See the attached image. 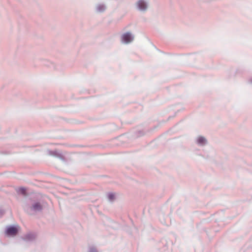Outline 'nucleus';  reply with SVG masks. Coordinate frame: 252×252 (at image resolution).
I'll return each mask as SVG.
<instances>
[{
    "instance_id": "nucleus-1",
    "label": "nucleus",
    "mask_w": 252,
    "mask_h": 252,
    "mask_svg": "<svg viewBox=\"0 0 252 252\" xmlns=\"http://www.w3.org/2000/svg\"><path fill=\"white\" fill-rule=\"evenodd\" d=\"M43 205L38 200H34L30 206H25L24 210L29 214H32L31 212H41L43 210Z\"/></svg>"
},
{
    "instance_id": "nucleus-2",
    "label": "nucleus",
    "mask_w": 252,
    "mask_h": 252,
    "mask_svg": "<svg viewBox=\"0 0 252 252\" xmlns=\"http://www.w3.org/2000/svg\"><path fill=\"white\" fill-rule=\"evenodd\" d=\"M20 230V227L18 225H10L6 226L5 229V234L7 237H14L17 235Z\"/></svg>"
},
{
    "instance_id": "nucleus-3",
    "label": "nucleus",
    "mask_w": 252,
    "mask_h": 252,
    "mask_svg": "<svg viewBox=\"0 0 252 252\" xmlns=\"http://www.w3.org/2000/svg\"><path fill=\"white\" fill-rule=\"evenodd\" d=\"M134 35L129 32H127L122 34L121 40L122 43L129 44L134 40Z\"/></svg>"
},
{
    "instance_id": "nucleus-4",
    "label": "nucleus",
    "mask_w": 252,
    "mask_h": 252,
    "mask_svg": "<svg viewBox=\"0 0 252 252\" xmlns=\"http://www.w3.org/2000/svg\"><path fill=\"white\" fill-rule=\"evenodd\" d=\"M136 8L140 11H145L148 6V3L145 0H139L136 2Z\"/></svg>"
},
{
    "instance_id": "nucleus-5",
    "label": "nucleus",
    "mask_w": 252,
    "mask_h": 252,
    "mask_svg": "<svg viewBox=\"0 0 252 252\" xmlns=\"http://www.w3.org/2000/svg\"><path fill=\"white\" fill-rule=\"evenodd\" d=\"M47 152L48 155L50 156L58 158L61 160H64V157L63 155L62 154V153L59 152L58 150H48Z\"/></svg>"
},
{
    "instance_id": "nucleus-6",
    "label": "nucleus",
    "mask_w": 252,
    "mask_h": 252,
    "mask_svg": "<svg viewBox=\"0 0 252 252\" xmlns=\"http://www.w3.org/2000/svg\"><path fill=\"white\" fill-rule=\"evenodd\" d=\"M36 235L32 233L29 232L25 234L23 237V239L26 242H32L35 240Z\"/></svg>"
},
{
    "instance_id": "nucleus-7",
    "label": "nucleus",
    "mask_w": 252,
    "mask_h": 252,
    "mask_svg": "<svg viewBox=\"0 0 252 252\" xmlns=\"http://www.w3.org/2000/svg\"><path fill=\"white\" fill-rule=\"evenodd\" d=\"M207 143V140L206 138L202 136H199L196 139V143L199 146H204Z\"/></svg>"
},
{
    "instance_id": "nucleus-8",
    "label": "nucleus",
    "mask_w": 252,
    "mask_h": 252,
    "mask_svg": "<svg viewBox=\"0 0 252 252\" xmlns=\"http://www.w3.org/2000/svg\"><path fill=\"white\" fill-rule=\"evenodd\" d=\"M107 197L110 202H113L116 199V194L114 192H109L107 194Z\"/></svg>"
},
{
    "instance_id": "nucleus-9",
    "label": "nucleus",
    "mask_w": 252,
    "mask_h": 252,
    "mask_svg": "<svg viewBox=\"0 0 252 252\" xmlns=\"http://www.w3.org/2000/svg\"><path fill=\"white\" fill-rule=\"evenodd\" d=\"M16 191L19 195H25L26 194V188L20 187L17 189Z\"/></svg>"
},
{
    "instance_id": "nucleus-10",
    "label": "nucleus",
    "mask_w": 252,
    "mask_h": 252,
    "mask_svg": "<svg viewBox=\"0 0 252 252\" xmlns=\"http://www.w3.org/2000/svg\"><path fill=\"white\" fill-rule=\"evenodd\" d=\"M145 132L144 130H138L137 131H136L135 133H134V136L135 137H141L142 136H143L144 134H145Z\"/></svg>"
},
{
    "instance_id": "nucleus-11",
    "label": "nucleus",
    "mask_w": 252,
    "mask_h": 252,
    "mask_svg": "<svg viewBox=\"0 0 252 252\" xmlns=\"http://www.w3.org/2000/svg\"><path fill=\"white\" fill-rule=\"evenodd\" d=\"M96 9L97 11L102 12L105 9V5L103 4H100L98 5Z\"/></svg>"
},
{
    "instance_id": "nucleus-12",
    "label": "nucleus",
    "mask_w": 252,
    "mask_h": 252,
    "mask_svg": "<svg viewBox=\"0 0 252 252\" xmlns=\"http://www.w3.org/2000/svg\"><path fill=\"white\" fill-rule=\"evenodd\" d=\"M46 62H47V63H45L44 64L45 65H46L48 67H51L52 66H53L54 68V64L53 63L49 62V61H47Z\"/></svg>"
},
{
    "instance_id": "nucleus-13",
    "label": "nucleus",
    "mask_w": 252,
    "mask_h": 252,
    "mask_svg": "<svg viewBox=\"0 0 252 252\" xmlns=\"http://www.w3.org/2000/svg\"><path fill=\"white\" fill-rule=\"evenodd\" d=\"M88 252H98V251L95 247H90Z\"/></svg>"
},
{
    "instance_id": "nucleus-14",
    "label": "nucleus",
    "mask_w": 252,
    "mask_h": 252,
    "mask_svg": "<svg viewBox=\"0 0 252 252\" xmlns=\"http://www.w3.org/2000/svg\"><path fill=\"white\" fill-rule=\"evenodd\" d=\"M4 213H5L4 210L3 209H0V218H1Z\"/></svg>"
},
{
    "instance_id": "nucleus-15",
    "label": "nucleus",
    "mask_w": 252,
    "mask_h": 252,
    "mask_svg": "<svg viewBox=\"0 0 252 252\" xmlns=\"http://www.w3.org/2000/svg\"><path fill=\"white\" fill-rule=\"evenodd\" d=\"M244 252H252V248H248L246 250L244 251Z\"/></svg>"
},
{
    "instance_id": "nucleus-16",
    "label": "nucleus",
    "mask_w": 252,
    "mask_h": 252,
    "mask_svg": "<svg viewBox=\"0 0 252 252\" xmlns=\"http://www.w3.org/2000/svg\"><path fill=\"white\" fill-rule=\"evenodd\" d=\"M249 82L252 84V77L250 79Z\"/></svg>"
},
{
    "instance_id": "nucleus-17",
    "label": "nucleus",
    "mask_w": 252,
    "mask_h": 252,
    "mask_svg": "<svg viewBox=\"0 0 252 252\" xmlns=\"http://www.w3.org/2000/svg\"><path fill=\"white\" fill-rule=\"evenodd\" d=\"M174 116L172 117V118H173ZM171 118V117H169V119H170Z\"/></svg>"
}]
</instances>
